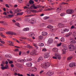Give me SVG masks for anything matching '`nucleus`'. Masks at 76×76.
Here are the masks:
<instances>
[{
	"mask_svg": "<svg viewBox=\"0 0 76 76\" xmlns=\"http://www.w3.org/2000/svg\"><path fill=\"white\" fill-rule=\"evenodd\" d=\"M58 26L59 27H60V28H63V27H64V25L63 24H59Z\"/></svg>",
	"mask_w": 76,
	"mask_h": 76,
	"instance_id": "obj_16",
	"label": "nucleus"
},
{
	"mask_svg": "<svg viewBox=\"0 0 76 76\" xmlns=\"http://www.w3.org/2000/svg\"><path fill=\"white\" fill-rule=\"evenodd\" d=\"M48 17H45L44 18V19L45 20H46V19H48Z\"/></svg>",
	"mask_w": 76,
	"mask_h": 76,
	"instance_id": "obj_48",
	"label": "nucleus"
},
{
	"mask_svg": "<svg viewBox=\"0 0 76 76\" xmlns=\"http://www.w3.org/2000/svg\"><path fill=\"white\" fill-rule=\"evenodd\" d=\"M66 13L67 14H69V15L72 14V13H74V10L71 9H68L66 10Z\"/></svg>",
	"mask_w": 76,
	"mask_h": 76,
	"instance_id": "obj_4",
	"label": "nucleus"
},
{
	"mask_svg": "<svg viewBox=\"0 0 76 76\" xmlns=\"http://www.w3.org/2000/svg\"><path fill=\"white\" fill-rule=\"evenodd\" d=\"M43 60V57H40L37 60V62H40Z\"/></svg>",
	"mask_w": 76,
	"mask_h": 76,
	"instance_id": "obj_9",
	"label": "nucleus"
},
{
	"mask_svg": "<svg viewBox=\"0 0 76 76\" xmlns=\"http://www.w3.org/2000/svg\"><path fill=\"white\" fill-rule=\"evenodd\" d=\"M58 50L57 48H54L52 49V51L53 52H58Z\"/></svg>",
	"mask_w": 76,
	"mask_h": 76,
	"instance_id": "obj_12",
	"label": "nucleus"
},
{
	"mask_svg": "<svg viewBox=\"0 0 76 76\" xmlns=\"http://www.w3.org/2000/svg\"><path fill=\"white\" fill-rule=\"evenodd\" d=\"M50 57V55L49 53H45L44 55V58H48V57Z\"/></svg>",
	"mask_w": 76,
	"mask_h": 76,
	"instance_id": "obj_7",
	"label": "nucleus"
},
{
	"mask_svg": "<svg viewBox=\"0 0 76 76\" xmlns=\"http://www.w3.org/2000/svg\"><path fill=\"white\" fill-rule=\"evenodd\" d=\"M21 11H22V10L20 9H17L15 10L14 12L15 13H18L19 12H21Z\"/></svg>",
	"mask_w": 76,
	"mask_h": 76,
	"instance_id": "obj_11",
	"label": "nucleus"
},
{
	"mask_svg": "<svg viewBox=\"0 0 76 76\" xmlns=\"http://www.w3.org/2000/svg\"><path fill=\"white\" fill-rule=\"evenodd\" d=\"M39 46H40V47H43V46H44V44H43L42 43H39Z\"/></svg>",
	"mask_w": 76,
	"mask_h": 76,
	"instance_id": "obj_28",
	"label": "nucleus"
},
{
	"mask_svg": "<svg viewBox=\"0 0 76 76\" xmlns=\"http://www.w3.org/2000/svg\"><path fill=\"white\" fill-rule=\"evenodd\" d=\"M5 6L7 7H8V8H9L10 7H9V5H8V4H5Z\"/></svg>",
	"mask_w": 76,
	"mask_h": 76,
	"instance_id": "obj_47",
	"label": "nucleus"
},
{
	"mask_svg": "<svg viewBox=\"0 0 76 76\" xmlns=\"http://www.w3.org/2000/svg\"><path fill=\"white\" fill-rule=\"evenodd\" d=\"M61 43H58L57 44V47H60V46H61Z\"/></svg>",
	"mask_w": 76,
	"mask_h": 76,
	"instance_id": "obj_38",
	"label": "nucleus"
},
{
	"mask_svg": "<svg viewBox=\"0 0 76 76\" xmlns=\"http://www.w3.org/2000/svg\"><path fill=\"white\" fill-rule=\"evenodd\" d=\"M27 61H32V59L31 58H29V59H27Z\"/></svg>",
	"mask_w": 76,
	"mask_h": 76,
	"instance_id": "obj_50",
	"label": "nucleus"
},
{
	"mask_svg": "<svg viewBox=\"0 0 76 76\" xmlns=\"http://www.w3.org/2000/svg\"><path fill=\"white\" fill-rule=\"evenodd\" d=\"M11 67H14V65L13 64H11Z\"/></svg>",
	"mask_w": 76,
	"mask_h": 76,
	"instance_id": "obj_61",
	"label": "nucleus"
},
{
	"mask_svg": "<svg viewBox=\"0 0 76 76\" xmlns=\"http://www.w3.org/2000/svg\"><path fill=\"white\" fill-rule=\"evenodd\" d=\"M34 16L33 15H32L31 14L30 15H26L25 16V17L26 18H28V17H30L31 16Z\"/></svg>",
	"mask_w": 76,
	"mask_h": 76,
	"instance_id": "obj_29",
	"label": "nucleus"
},
{
	"mask_svg": "<svg viewBox=\"0 0 76 76\" xmlns=\"http://www.w3.org/2000/svg\"><path fill=\"white\" fill-rule=\"evenodd\" d=\"M0 35H1L2 38H6V36L5 35H3L2 33L0 34Z\"/></svg>",
	"mask_w": 76,
	"mask_h": 76,
	"instance_id": "obj_27",
	"label": "nucleus"
},
{
	"mask_svg": "<svg viewBox=\"0 0 76 76\" xmlns=\"http://www.w3.org/2000/svg\"><path fill=\"white\" fill-rule=\"evenodd\" d=\"M6 34H8V35H16V34L15 33V32L12 31H9L8 32H6Z\"/></svg>",
	"mask_w": 76,
	"mask_h": 76,
	"instance_id": "obj_5",
	"label": "nucleus"
},
{
	"mask_svg": "<svg viewBox=\"0 0 76 76\" xmlns=\"http://www.w3.org/2000/svg\"><path fill=\"white\" fill-rule=\"evenodd\" d=\"M0 42H1V43H2V44H5V42H4V41H1Z\"/></svg>",
	"mask_w": 76,
	"mask_h": 76,
	"instance_id": "obj_55",
	"label": "nucleus"
},
{
	"mask_svg": "<svg viewBox=\"0 0 76 76\" xmlns=\"http://www.w3.org/2000/svg\"><path fill=\"white\" fill-rule=\"evenodd\" d=\"M44 72V70H42L40 72L39 74H42V73H43V72Z\"/></svg>",
	"mask_w": 76,
	"mask_h": 76,
	"instance_id": "obj_54",
	"label": "nucleus"
},
{
	"mask_svg": "<svg viewBox=\"0 0 76 76\" xmlns=\"http://www.w3.org/2000/svg\"><path fill=\"white\" fill-rule=\"evenodd\" d=\"M26 65L28 67H31L32 65V63H26Z\"/></svg>",
	"mask_w": 76,
	"mask_h": 76,
	"instance_id": "obj_13",
	"label": "nucleus"
},
{
	"mask_svg": "<svg viewBox=\"0 0 76 76\" xmlns=\"http://www.w3.org/2000/svg\"><path fill=\"white\" fill-rule=\"evenodd\" d=\"M4 67L5 69H7L8 68V65H6Z\"/></svg>",
	"mask_w": 76,
	"mask_h": 76,
	"instance_id": "obj_53",
	"label": "nucleus"
},
{
	"mask_svg": "<svg viewBox=\"0 0 76 76\" xmlns=\"http://www.w3.org/2000/svg\"><path fill=\"white\" fill-rule=\"evenodd\" d=\"M29 35L30 37H32L34 36V34L33 33H30L29 34Z\"/></svg>",
	"mask_w": 76,
	"mask_h": 76,
	"instance_id": "obj_23",
	"label": "nucleus"
},
{
	"mask_svg": "<svg viewBox=\"0 0 76 76\" xmlns=\"http://www.w3.org/2000/svg\"><path fill=\"white\" fill-rule=\"evenodd\" d=\"M66 15V13L64 12H62L60 14V16L62 17H63Z\"/></svg>",
	"mask_w": 76,
	"mask_h": 76,
	"instance_id": "obj_20",
	"label": "nucleus"
},
{
	"mask_svg": "<svg viewBox=\"0 0 76 76\" xmlns=\"http://www.w3.org/2000/svg\"><path fill=\"white\" fill-rule=\"evenodd\" d=\"M9 12L10 14H13V12H12V11H10Z\"/></svg>",
	"mask_w": 76,
	"mask_h": 76,
	"instance_id": "obj_62",
	"label": "nucleus"
},
{
	"mask_svg": "<svg viewBox=\"0 0 76 76\" xmlns=\"http://www.w3.org/2000/svg\"><path fill=\"white\" fill-rule=\"evenodd\" d=\"M37 69L35 67L31 69V71H32V72H37Z\"/></svg>",
	"mask_w": 76,
	"mask_h": 76,
	"instance_id": "obj_18",
	"label": "nucleus"
},
{
	"mask_svg": "<svg viewBox=\"0 0 76 76\" xmlns=\"http://www.w3.org/2000/svg\"><path fill=\"white\" fill-rule=\"evenodd\" d=\"M15 25H16V26H19V24L18 23H16Z\"/></svg>",
	"mask_w": 76,
	"mask_h": 76,
	"instance_id": "obj_42",
	"label": "nucleus"
},
{
	"mask_svg": "<svg viewBox=\"0 0 76 76\" xmlns=\"http://www.w3.org/2000/svg\"><path fill=\"white\" fill-rule=\"evenodd\" d=\"M14 16L13 15H9L7 16V18H11Z\"/></svg>",
	"mask_w": 76,
	"mask_h": 76,
	"instance_id": "obj_15",
	"label": "nucleus"
},
{
	"mask_svg": "<svg viewBox=\"0 0 76 76\" xmlns=\"http://www.w3.org/2000/svg\"><path fill=\"white\" fill-rule=\"evenodd\" d=\"M42 35L44 36L47 35V33L43 31L42 32Z\"/></svg>",
	"mask_w": 76,
	"mask_h": 76,
	"instance_id": "obj_21",
	"label": "nucleus"
},
{
	"mask_svg": "<svg viewBox=\"0 0 76 76\" xmlns=\"http://www.w3.org/2000/svg\"><path fill=\"white\" fill-rule=\"evenodd\" d=\"M68 31H69V29H67L65 28V29H64L63 30V31L62 32V33H64V32H68Z\"/></svg>",
	"mask_w": 76,
	"mask_h": 76,
	"instance_id": "obj_17",
	"label": "nucleus"
},
{
	"mask_svg": "<svg viewBox=\"0 0 76 76\" xmlns=\"http://www.w3.org/2000/svg\"><path fill=\"white\" fill-rule=\"evenodd\" d=\"M1 69L2 70H4V69H6L5 68V67L4 66H2L1 67Z\"/></svg>",
	"mask_w": 76,
	"mask_h": 76,
	"instance_id": "obj_51",
	"label": "nucleus"
},
{
	"mask_svg": "<svg viewBox=\"0 0 76 76\" xmlns=\"http://www.w3.org/2000/svg\"><path fill=\"white\" fill-rule=\"evenodd\" d=\"M50 76H52L54 74V72L51 71H50Z\"/></svg>",
	"mask_w": 76,
	"mask_h": 76,
	"instance_id": "obj_37",
	"label": "nucleus"
},
{
	"mask_svg": "<svg viewBox=\"0 0 76 76\" xmlns=\"http://www.w3.org/2000/svg\"><path fill=\"white\" fill-rule=\"evenodd\" d=\"M23 12L19 13H18L17 14V16H19V15H23Z\"/></svg>",
	"mask_w": 76,
	"mask_h": 76,
	"instance_id": "obj_26",
	"label": "nucleus"
},
{
	"mask_svg": "<svg viewBox=\"0 0 76 76\" xmlns=\"http://www.w3.org/2000/svg\"><path fill=\"white\" fill-rule=\"evenodd\" d=\"M75 28V26H72L71 27V29H73V28Z\"/></svg>",
	"mask_w": 76,
	"mask_h": 76,
	"instance_id": "obj_56",
	"label": "nucleus"
},
{
	"mask_svg": "<svg viewBox=\"0 0 76 76\" xmlns=\"http://www.w3.org/2000/svg\"><path fill=\"white\" fill-rule=\"evenodd\" d=\"M33 53H34V54H36V53H37V50H33Z\"/></svg>",
	"mask_w": 76,
	"mask_h": 76,
	"instance_id": "obj_46",
	"label": "nucleus"
},
{
	"mask_svg": "<svg viewBox=\"0 0 76 76\" xmlns=\"http://www.w3.org/2000/svg\"><path fill=\"white\" fill-rule=\"evenodd\" d=\"M4 25H7V23L6 22H4Z\"/></svg>",
	"mask_w": 76,
	"mask_h": 76,
	"instance_id": "obj_59",
	"label": "nucleus"
},
{
	"mask_svg": "<svg viewBox=\"0 0 76 76\" xmlns=\"http://www.w3.org/2000/svg\"><path fill=\"white\" fill-rule=\"evenodd\" d=\"M63 54H65L66 52V49H64L62 50Z\"/></svg>",
	"mask_w": 76,
	"mask_h": 76,
	"instance_id": "obj_34",
	"label": "nucleus"
},
{
	"mask_svg": "<svg viewBox=\"0 0 76 76\" xmlns=\"http://www.w3.org/2000/svg\"><path fill=\"white\" fill-rule=\"evenodd\" d=\"M31 12H32L33 13H37V10H31Z\"/></svg>",
	"mask_w": 76,
	"mask_h": 76,
	"instance_id": "obj_25",
	"label": "nucleus"
},
{
	"mask_svg": "<svg viewBox=\"0 0 76 76\" xmlns=\"http://www.w3.org/2000/svg\"><path fill=\"white\" fill-rule=\"evenodd\" d=\"M8 61H9L10 64H12L13 63V61H10V60L8 59Z\"/></svg>",
	"mask_w": 76,
	"mask_h": 76,
	"instance_id": "obj_36",
	"label": "nucleus"
},
{
	"mask_svg": "<svg viewBox=\"0 0 76 76\" xmlns=\"http://www.w3.org/2000/svg\"><path fill=\"white\" fill-rule=\"evenodd\" d=\"M52 10V9H50V8H48L46 10H45V11H50V10Z\"/></svg>",
	"mask_w": 76,
	"mask_h": 76,
	"instance_id": "obj_41",
	"label": "nucleus"
},
{
	"mask_svg": "<svg viewBox=\"0 0 76 76\" xmlns=\"http://www.w3.org/2000/svg\"><path fill=\"white\" fill-rule=\"evenodd\" d=\"M9 56L8 55H5V57H9Z\"/></svg>",
	"mask_w": 76,
	"mask_h": 76,
	"instance_id": "obj_64",
	"label": "nucleus"
},
{
	"mask_svg": "<svg viewBox=\"0 0 76 76\" xmlns=\"http://www.w3.org/2000/svg\"><path fill=\"white\" fill-rule=\"evenodd\" d=\"M27 48H32V47L30 46L29 45H28L27 46Z\"/></svg>",
	"mask_w": 76,
	"mask_h": 76,
	"instance_id": "obj_40",
	"label": "nucleus"
},
{
	"mask_svg": "<svg viewBox=\"0 0 76 76\" xmlns=\"http://www.w3.org/2000/svg\"><path fill=\"white\" fill-rule=\"evenodd\" d=\"M31 22H33L32 23H34V19L32 18L31 19Z\"/></svg>",
	"mask_w": 76,
	"mask_h": 76,
	"instance_id": "obj_44",
	"label": "nucleus"
},
{
	"mask_svg": "<svg viewBox=\"0 0 76 76\" xmlns=\"http://www.w3.org/2000/svg\"><path fill=\"white\" fill-rule=\"evenodd\" d=\"M53 59H58V60H60L61 57L60 54L58 53H56L55 54V56L53 57Z\"/></svg>",
	"mask_w": 76,
	"mask_h": 76,
	"instance_id": "obj_2",
	"label": "nucleus"
},
{
	"mask_svg": "<svg viewBox=\"0 0 76 76\" xmlns=\"http://www.w3.org/2000/svg\"><path fill=\"white\" fill-rule=\"evenodd\" d=\"M33 45L35 48H36L37 49H38V47L37 46V45L35 43H33Z\"/></svg>",
	"mask_w": 76,
	"mask_h": 76,
	"instance_id": "obj_22",
	"label": "nucleus"
},
{
	"mask_svg": "<svg viewBox=\"0 0 76 76\" xmlns=\"http://www.w3.org/2000/svg\"><path fill=\"white\" fill-rule=\"evenodd\" d=\"M60 40L61 42H64V38L63 37H62L61 39Z\"/></svg>",
	"mask_w": 76,
	"mask_h": 76,
	"instance_id": "obj_33",
	"label": "nucleus"
},
{
	"mask_svg": "<svg viewBox=\"0 0 76 76\" xmlns=\"http://www.w3.org/2000/svg\"><path fill=\"white\" fill-rule=\"evenodd\" d=\"M18 1L20 3H22V2H23V0H18Z\"/></svg>",
	"mask_w": 76,
	"mask_h": 76,
	"instance_id": "obj_57",
	"label": "nucleus"
},
{
	"mask_svg": "<svg viewBox=\"0 0 76 76\" xmlns=\"http://www.w3.org/2000/svg\"><path fill=\"white\" fill-rule=\"evenodd\" d=\"M5 29L3 28H0V31H4Z\"/></svg>",
	"mask_w": 76,
	"mask_h": 76,
	"instance_id": "obj_39",
	"label": "nucleus"
},
{
	"mask_svg": "<svg viewBox=\"0 0 76 76\" xmlns=\"http://www.w3.org/2000/svg\"><path fill=\"white\" fill-rule=\"evenodd\" d=\"M29 3H30V4H34V1L30 0L29 1Z\"/></svg>",
	"mask_w": 76,
	"mask_h": 76,
	"instance_id": "obj_35",
	"label": "nucleus"
},
{
	"mask_svg": "<svg viewBox=\"0 0 76 76\" xmlns=\"http://www.w3.org/2000/svg\"><path fill=\"white\" fill-rule=\"evenodd\" d=\"M50 66V63L49 62H46L45 63H43L41 64V66L42 68L44 69H47L48 67H49Z\"/></svg>",
	"mask_w": 76,
	"mask_h": 76,
	"instance_id": "obj_1",
	"label": "nucleus"
},
{
	"mask_svg": "<svg viewBox=\"0 0 76 76\" xmlns=\"http://www.w3.org/2000/svg\"><path fill=\"white\" fill-rule=\"evenodd\" d=\"M48 28H49V29H52V28H53V26L51 25H49L47 27Z\"/></svg>",
	"mask_w": 76,
	"mask_h": 76,
	"instance_id": "obj_24",
	"label": "nucleus"
},
{
	"mask_svg": "<svg viewBox=\"0 0 76 76\" xmlns=\"http://www.w3.org/2000/svg\"><path fill=\"white\" fill-rule=\"evenodd\" d=\"M28 14H30V13H31V11H27Z\"/></svg>",
	"mask_w": 76,
	"mask_h": 76,
	"instance_id": "obj_49",
	"label": "nucleus"
},
{
	"mask_svg": "<svg viewBox=\"0 0 76 76\" xmlns=\"http://www.w3.org/2000/svg\"><path fill=\"white\" fill-rule=\"evenodd\" d=\"M23 31H29V28L27 27L26 28H25L23 29Z\"/></svg>",
	"mask_w": 76,
	"mask_h": 76,
	"instance_id": "obj_14",
	"label": "nucleus"
},
{
	"mask_svg": "<svg viewBox=\"0 0 76 76\" xmlns=\"http://www.w3.org/2000/svg\"><path fill=\"white\" fill-rule=\"evenodd\" d=\"M69 49L70 51H73L74 50H75V46L74 45H70L69 47Z\"/></svg>",
	"mask_w": 76,
	"mask_h": 76,
	"instance_id": "obj_6",
	"label": "nucleus"
},
{
	"mask_svg": "<svg viewBox=\"0 0 76 76\" xmlns=\"http://www.w3.org/2000/svg\"><path fill=\"white\" fill-rule=\"evenodd\" d=\"M39 7H41V5H38L35 6V5L34 4L29 8V9H39Z\"/></svg>",
	"mask_w": 76,
	"mask_h": 76,
	"instance_id": "obj_3",
	"label": "nucleus"
},
{
	"mask_svg": "<svg viewBox=\"0 0 76 76\" xmlns=\"http://www.w3.org/2000/svg\"><path fill=\"white\" fill-rule=\"evenodd\" d=\"M51 31H52V32H54V31H55V29H52Z\"/></svg>",
	"mask_w": 76,
	"mask_h": 76,
	"instance_id": "obj_60",
	"label": "nucleus"
},
{
	"mask_svg": "<svg viewBox=\"0 0 76 76\" xmlns=\"http://www.w3.org/2000/svg\"><path fill=\"white\" fill-rule=\"evenodd\" d=\"M72 58H73V57H72V56H70L68 58L67 60H71V59H72Z\"/></svg>",
	"mask_w": 76,
	"mask_h": 76,
	"instance_id": "obj_30",
	"label": "nucleus"
},
{
	"mask_svg": "<svg viewBox=\"0 0 76 76\" xmlns=\"http://www.w3.org/2000/svg\"><path fill=\"white\" fill-rule=\"evenodd\" d=\"M28 9H29V8L25 6L24 7V9H28Z\"/></svg>",
	"mask_w": 76,
	"mask_h": 76,
	"instance_id": "obj_58",
	"label": "nucleus"
},
{
	"mask_svg": "<svg viewBox=\"0 0 76 76\" xmlns=\"http://www.w3.org/2000/svg\"><path fill=\"white\" fill-rule=\"evenodd\" d=\"M46 75H47V76H51V75L50 74V71L48 72L46 74Z\"/></svg>",
	"mask_w": 76,
	"mask_h": 76,
	"instance_id": "obj_32",
	"label": "nucleus"
},
{
	"mask_svg": "<svg viewBox=\"0 0 76 76\" xmlns=\"http://www.w3.org/2000/svg\"><path fill=\"white\" fill-rule=\"evenodd\" d=\"M71 42L72 44H76V41L75 40H73L71 41Z\"/></svg>",
	"mask_w": 76,
	"mask_h": 76,
	"instance_id": "obj_31",
	"label": "nucleus"
},
{
	"mask_svg": "<svg viewBox=\"0 0 76 76\" xmlns=\"http://www.w3.org/2000/svg\"><path fill=\"white\" fill-rule=\"evenodd\" d=\"M66 4V3L62 2V3H61L60 4H61V5H63V4Z\"/></svg>",
	"mask_w": 76,
	"mask_h": 76,
	"instance_id": "obj_45",
	"label": "nucleus"
},
{
	"mask_svg": "<svg viewBox=\"0 0 76 76\" xmlns=\"http://www.w3.org/2000/svg\"><path fill=\"white\" fill-rule=\"evenodd\" d=\"M75 63L74 62H72L69 64V66L70 67H72L73 66H75Z\"/></svg>",
	"mask_w": 76,
	"mask_h": 76,
	"instance_id": "obj_10",
	"label": "nucleus"
},
{
	"mask_svg": "<svg viewBox=\"0 0 76 76\" xmlns=\"http://www.w3.org/2000/svg\"><path fill=\"white\" fill-rule=\"evenodd\" d=\"M53 42V39L51 38L49 39L48 41V44H51Z\"/></svg>",
	"mask_w": 76,
	"mask_h": 76,
	"instance_id": "obj_8",
	"label": "nucleus"
},
{
	"mask_svg": "<svg viewBox=\"0 0 76 76\" xmlns=\"http://www.w3.org/2000/svg\"><path fill=\"white\" fill-rule=\"evenodd\" d=\"M30 54H31V55H34V54H34V52H33V51H32L30 53Z\"/></svg>",
	"mask_w": 76,
	"mask_h": 76,
	"instance_id": "obj_43",
	"label": "nucleus"
},
{
	"mask_svg": "<svg viewBox=\"0 0 76 76\" xmlns=\"http://www.w3.org/2000/svg\"><path fill=\"white\" fill-rule=\"evenodd\" d=\"M31 76H35V75L34 74H31Z\"/></svg>",
	"mask_w": 76,
	"mask_h": 76,
	"instance_id": "obj_63",
	"label": "nucleus"
},
{
	"mask_svg": "<svg viewBox=\"0 0 76 76\" xmlns=\"http://www.w3.org/2000/svg\"><path fill=\"white\" fill-rule=\"evenodd\" d=\"M42 51H47V50L45 48H44L42 49Z\"/></svg>",
	"mask_w": 76,
	"mask_h": 76,
	"instance_id": "obj_52",
	"label": "nucleus"
},
{
	"mask_svg": "<svg viewBox=\"0 0 76 76\" xmlns=\"http://www.w3.org/2000/svg\"><path fill=\"white\" fill-rule=\"evenodd\" d=\"M61 10V8H58L56 10V12H58V13H59Z\"/></svg>",
	"mask_w": 76,
	"mask_h": 76,
	"instance_id": "obj_19",
	"label": "nucleus"
}]
</instances>
